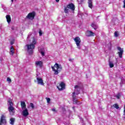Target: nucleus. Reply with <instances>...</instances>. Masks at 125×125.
I'll return each mask as SVG.
<instances>
[{"instance_id":"nucleus-1","label":"nucleus","mask_w":125,"mask_h":125,"mask_svg":"<svg viewBox=\"0 0 125 125\" xmlns=\"http://www.w3.org/2000/svg\"><path fill=\"white\" fill-rule=\"evenodd\" d=\"M35 44H37V40H36L35 38H33L32 43L26 44L27 51L30 55H32V54L34 53V50H33V49H35L36 47V46H35Z\"/></svg>"},{"instance_id":"nucleus-2","label":"nucleus","mask_w":125,"mask_h":125,"mask_svg":"<svg viewBox=\"0 0 125 125\" xmlns=\"http://www.w3.org/2000/svg\"><path fill=\"white\" fill-rule=\"evenodd\" d=\"M51 68L54 72L55 75H58L60 72H61V70H62V66H61V64H59L57 63H56L54 66H51Z\"/></svg>"},{"instance_id":"nucleus-3","label":"nucleus","mask_w":125,"mask_h":125,"mask_svg":"<svg viewBox=\"0 0 125 125\" xmlns=\"http://www.w3.org/2000/svg\"><path fill=\"white\" fill-rule=\"evenodd\" d=\"M8 103H9V105L8 110L10 113V115L11 116H14V114H15V110H14V107H13V103L12 102V101L9 99L8 100Z\"/></svg>"},{"instance_id":"nucleus-4","label":"nucleus","mask_w":125,"mask_h":125,"mask_svg":"<svg viewBox=\"0 0 125 125\" xmlns=\"http://www.w3.org/2000/svg\"><path fill=\"white\" fill-rule=\"evenodd\" d=\"M74 41L76 42V44L77 46V48H78V49H81V47L80 44L82 42V40H81V38H80V37H76L74 39Z\"/></svg>"},{"instance_id":"nucleus-5","label":"nucleus","mask_w":125,"mask_h":125,"mask_svg":"<svg viewBox=\"0 0 125 125\" xmlns=\"http://www.w3.org/2000/svg\"><path fill=\"white\" fill-rule=\"evenodd\" d=\"M117 50L118 51L117 54H118L119 58H123V55L124 54V49L121 47H117Z\"/></svg>"},{"instance_id":"nucleus-6","label":"nucleus","mask_w":125,"mask_h":125,"mask_svg":"<svg viewBox=\"0 0 125 125\" xmlns=\"http://www.w3.org/2000/svg\"><path fill=\"white\" fill-rule=\"evenodd\" d=\"M35 16H36V12L35 11H33L31 13H29L26 17V19H31V20H34L35 18Z\"/></svg>"},{"instance_id":"nucleus-7","label":"nucleus","mask_w":125,"mask_h":125,"mask_svg":"<svg viewBox=\"0 0 125 125\" xmlns=\"http://www.w3.org/2000/svg\"><path fill=\"white\" fill-rule=\"evenodd\" d=\"M5 116L2 115L0 117V125H6V119Z\"/></svg>"},{"instance_id":"nucleus-8","label":"nucleus","mask_w":125,"mask_h":125,"mask_svg":"<svg viewBox=\"0 0 125 125\" xmlns=\"http://www.w3.org/2000/svg\"><path fill=\"white\" fill-rule=\"evenodd\" d=\"M65 86H66V84L63 82H61L60 85L57 86L59 90L62 91L64 90L65 89Z\"/></svg>"},{"instance_id":"nucleus-9","label":"nucleus","mask_w":125,"mask_h":125,"mask_svg":"<svg viewBox=\"0 0 125 125\" xmlns=\"http://www.w3.org/2000/svg\"><path fill=\"white\" fill-rule=\"evenodd\" d=\"M77 94L76 92H74L72 93V99L73 101V104L76 105V104H78V100H77Z\"/></svg>"},{"instance_id":"nucleus-10","label":"nucleus","mask_w":125,"mask_h":125,"mask_svg":"<svg viewBox=\"0 0 125 125\" xmlns=\"http://www.w3.org/2000/svg\"><path fill=\"white\" fill-rule=\"evenodd\" d=\"M35 65L37 67H39L40 68H42V66H43V62L42 61H39L35 62Z\"/></svg>"},{"instance_id":"nucleus-11","label":"nucleus","mask_w":125,"mask_h":125,"mask_svg":"<svg viewBox=\"0 0 125 125\" xmlns=\"http://www.w3.org/2000/svg\"><path fill=\"white\" fill-rule=\"evenodd\" d=\"M94 35L93 32L90 30H87L85 33L86 37H94Z\"/></svg>"},{"instance_id":"nucleus-12","label":"nucleus","mask_w":125,"mask_h":125,"mask_svg":"<svg viewBox=\"0 0 125 125\" xmlns=\"http://www.w3.org/2000/svg\"><path fill=\"white\" fill-rule=\"evenodd\" d=\"M67 5V7L69 9L72 10V11H74L75 10V5H74V3H71L70 4H68Z\"/></svg>"},{"instance_id":"nucleus-13","label":"nucleus","mask_w":125,"mask_h":125,"mask_svg":"<svg viewBox=\"0 0 125 125\" xmlns=\"http://www.w3.org/2000/svg\"><path fill=\"white\" fill-rule=\"evenodd\" d=\"M25 109L22 111V115L24 117H27V116H29V112L28 111L27 108H24Z\"/></svg>"},{"instance_id":"nucleus-14","label":"nucleus","mask_w":125,"mask_h":125,"mask_svg":"<svg viewBox=\"0 0 125 125\" xmlns=\"http://www.w3.org/2000/svg\"><path fill=\"white\" fill-rule=\"evenodd\" d=\"M93 0H88L87 2L88 7L91 8V9H92V7H93Z\"/></svg>"},{"instance_id":"nucleus-15","label":"nucleus","mask_w":125,"mask_h":125,"mask_svg":"<svg viewBox=\"0 0 125 125\" xmlns=\"http://www.w3.org/2000/svg\"><path fill=\"white\" fill-rule=\"evenodd\" d=\"M37 81L38 82V84H41L42 85H43L44 84V83H43V80H42V79L37 78Z\"/></svg>"},{"instance_id":"nucleus-16","label":"nucleus","mask_w":125,"mask_h":125,"mask_svg":"<svg viewBox=\"0 0 125 125\" xmlns=\"http://www.w3.org/2000/svg\"><path fill=\"white\" fill-rule=\"evenodd\" d=\"M74 88L75 89H76V91H77V93H76V95H79V94H80V90H81V87L80 86L76 85Z\"/></svg>"},{"instance_id":"nucleus-17","label":"nucleus","mask_w":125,"mask_h":125,"mask_svg":"<svg viewBox=\"0 0 125 125\" xmlns=\"http://www.w3.org/2000/svg\"><path fill=\"white\" fill-rule=\"evenodd\" d=\"M21 107L22 110H24V109H26V104L25 103V102H21Z\"/></svg>"},{"instance_id":"nucleus-18","label":"nucleus","mask_w":125,"mask_h":125,"mask_svg":"<svg viewBox=\"0 0 125 125\" xmlns=\"http://www.w3.org/2000/svg\"><path fill=\"white\" fill-rule=\"evenodd\" d=\"M6 18L7 23H8V24H9V23H10L11 22V18L10 17V15H7L6 16Z\"/></svg>"},{"instance_id":"nucleus-19","label":"nucleus","mask_w":125,"mask_h":125,"mask_svg":"<svg viewBox=\"0 0 125 125\" xmlns=\"http://www.w3.org/2000/svg\"><path fill=\"white\" fill-rule=\"evenodd\" d=\"M14 51H15V50H14V48L13 47V46H12L11 47L10 54L11 55H13V54H14Z\"/></svg>"},{"instance_id":"nucleus-20","label":"nucleus","mask_w":125,"mask_h":125,"mask_svg":"<svg viewBox=\"0 0 125 125\" xmlns=\"http://www.w3.org/2000/svg\"><path fill=\"white\" fill-rule=\"evenodd\" d=\"M69 9H70L68 7V6L67 5L66 7H65L64 8V13L66 14L69 13Z\"/></svg>"},{"instance_id":"nucleus-21","label":"nucleus","mask_w":125,"mask_h":125,"mask_svg":"<svg viewBox=\"0 0 125 125\" xmlns=\"http://www.w3.org/2000/svg\"><path fill=\"white\" fill-rule=\"evenodd\" d=\"M10 124L12 125H14V123L15 122V118H11L10 120Z\"/></svg>"},{"instance_id":"nucleus-22","label":"nucleus","mask_w":125,"mask_h":125,"mask_svg":"<svg viewBox=\"0 0 125 125\" xmlns=\"http://www.w3.org/2000/svg\"><path fill=\"white\" fill-rule=\"evenodd\" d=\"M113 107H114V108H116V109H119V105L117 104H114L113 106H111V108H113Z\"/></svg>"},{"instance_id":"nucleus-23","label":"nucleus","mask_w":125,"mask_h":125,"mask_svg":"<svg viewBox=\"0 0 125 125\" xmlns=\"http://www.w3.org/2000/svg\"><path fill=\"white\" fill-rule=\"evenodd\" d=\"M109 67L110 68H113L114 67V63L111 61L109 62Z\"/></svg>"},{"instance_id":"nucleus-24","label":"nucleus","mask_w":125,"mask_h":125,"mask_svg":"<svg viewBox=\"0 0 125 125\" xmlns=\"http://www.w3.org/2000/svg\"><path fill=\"white\" fill-rule=\"evenodd\" d=\"M114 37L116 38H118L119 37V34L118 33V31H115L114 32Z\"/></svg>"},{"instance_id":"nucleus-25","label":"nucleus","mask_w":125,"mask_h":125,"mask_svg":"<svg viewBox=\"0 0 125 125\" xmlns=\"http://www.w3.org/2000/svg\"><path fill=\"white\" fill-rule=\"evenodd\" d=\"M91 26L93 28V29H95V30L96 29L95 28L96 27V25H95V24L93 23L91 24Z\"/></svg>"},{"instance_id":"nucleus-26","label":"nucleus","mask_w":125,"mask_h":125,"mask_svg":"<svg viewBox=\"0 0 125 125\" xmlns=\"http://www.w3.org/2000/svg\"><path fill=\"white\" fill-rule=\"evenodd\" d=\"M121 97V94L120 93H119L117 96H116V98H117V99H120Z\"/></svg>"},{"instance_id":"nucleus-27","label":"nucleus","mask_w":125,"mask_h":125,"mask_svg":"<svg viewBox=\"0 0 125 125\" xmlns=\"http://www.w3.org/2000/svg\"><path fill=\"white\" fill-rule=\"evenodd\" d=\"M7 81L9 83H11V79H10V78L8 77L7 78Z\"/></svg>"},{"instance_id":"nucleus-28","label":"nucleus","mask_w":125,"mask_h":125,"mask_svg":"<svg viewBox=\"0 0 125 125\" xmlns=\"http://www.w3.org/2000/svg\"><path fill=\"white\" fill-rule=\"evenodd\" d=\"M45 99L47 100V102L48 103H50V98H45Z\"/></svg>"},{"instance_id":"nucleus-29","label":"nucleus","mask_w":125,"mask_h":125,"mask_svg":"<svg viewBox=\"0 0 125 125\" xmlns=\"http://www.w3.org/2000/svg\"><path fill=\"white\" fill-rule=\"evenodd\" d=\"M30 106L32 109H34L35 108V106L34 105V104L31 103H30Z\"/></svg>"},{"instance_id":"nucleus-30","label":"nucleus","mask_w":125,"mask_h":125,"mask_svg":"<svg viewBox=\"0 0 125 125\" xmlns=\"http://www.w3.org/2000/svg\"><path fill=\"white\" fill-rule=\"evenodd\" d=\"M39 36H42V30H40L39 31Z\"/></svg>"},{"instance_id":"nucleus-31","label":"nucleus","mask_w":125,"mask_h":125,"mask_svg":"<svg viewBox=\"0 0 125 125\" xmlns=\"http://www.w3.org/2000/svg\"><path fill=\"white\" fill-rule=\"evenodd\" d=\"M41 55H42V56H44V52L41 51Z\"/></svg>"},{"instance_id":"nucleus-32","label":"nucleus","mask_w":125,"mask_h":125,"mask_svg":"<svg viewBox=\"0 0 125 125\" xmlns=\"http://www.w3.org/2000/svg\"><path fill=\"white\" fill-rule=\"evenodd\" d=\"M10 44H11V45H12L13 44H14V40H12V41L10 42Z\"/></svg>"},{"instance_id":"nucleus-33","label":"nucleus","mask_w":125,"mask_h":125,"mask_svg":"<svg viewBox=\"0 0 125 125\" xmlns=\"http://www.w3.org/2000/svg\"><path fill=\"white\" fill-rule=\"evenodd\" d=\"M123 2H124L123 7L124 8H125V0H124Z\"/></svg>"},{"instance_id":"nucleus-34","label":"nucleus","mask_w":125,"mask_h":125,"mask_svg":"<svg viewBox=\"0 0 125 125\" xmlns=\"http://www.w3.org/2000/svg\"><path fill=\"white\" fill-rule=\"evenodd\" d=\"M52 111H53V112H57L56 110L54 108L52 109Z\"/></svg>"},{"instance_id":"nucleus-35","label":"nucleus","mask_w":125,"mask_h":125,"mask_svg":"<svg viewBox=\"0 0 125 125\" xmlns=\"http://www.w3.org/2000/svg\"><path fill=\"white\" fill-rule=\"evenodd\" d=\"M124 116H125V105L124 106Z\"/></svg>"},{"instance_id":"nucleus-36","label":"nucleus","mask_w":125,"mask_h":125,"mask_svg":"<svg viewBox=\"0 0 125 125\" xmlns=\"http://www.w3.org/2000/svg\"><path fill=\"white\" fill-rule=\"evenodd\" d=\"M56 2H58L59 1V0H55Z\"/></svg>"},{"instance_id":"nucleus-37","label":"nucleus","mask_w":125,"mask_h":125,"mask_svg":"<svg viewBox=\"0 0 125 125\" xmlns=\"http://www.w3.org/2000/svg\"><path fill=\"white\" fill-rule=\"evenodd\" d=\"M72 108H73V109H75V107L74 106L72 107Z\"/></svg>"},{"instance_id":"nucleus-38","label":"nucleus","mask_w":125,"mask_h":125,"mask_svg":"<svg viewBox=\"0 0 125 125\" xmlns=\"http://www.w3.org/2000/svg\"><path fill=\"white\" fill-rule=\"evenodd\" d=\"M12 2H13V0H11Z\"/></svg>"}]
</instances>
